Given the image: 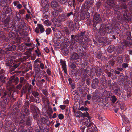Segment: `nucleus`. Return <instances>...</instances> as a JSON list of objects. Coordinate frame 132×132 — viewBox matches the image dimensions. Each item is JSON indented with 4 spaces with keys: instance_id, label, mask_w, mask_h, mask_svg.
<instances>
[{
    "instance_id": "nucleus-20",
    "label": "nucleus",
    "mask_w": 132,
    "mask_h": 132,
    "mask_svg": "<svg viewBox=\"0 0 132 132\" xmlns=\"http://www.w3.org/2000/svg\"><path fill=\"white\" fill-rule=\"evenodd\" d=\"M25 26V23L23 20H21V23L19 25V28L24 29Z\"/></svg>"
},
{
    "instance_id": "nucleus-11",
    "label": "nucleus",
    "mask_w": 132,
    "mask_h": 132,
    "mask_svg": "<svg viewBox=\"0 0 132 132\" xmlns=\"http://www.w3.org/2000/svg\"><path fill=\"white\" fill-rule=\"evenodd\" d=\"M52 22L56 26L59 27L61 25L60 21L58 20L56 18H54L52 20Z\"/></svg>"
},
{
    "instance_id": "nucleus-45",
    "label": "nucleus",
    "mask_w": 132,
    "mask_h": 132,
    "mask_svg": "<svg viewBox=\"0 0 132 132\" xmlns=\"http://www.w3.org/2000/svg\"><path fill=\"white\" fill-rule=\"evenodd\" d=\"M79 110L82 111H86L88 110V108L86 107L85 108L82 107L80 108Z\"/></svg>"
},
{
    "instance_id": "nucleus-36",
    "label": "nucleus",
    "mask_w": 132,
    "mask_h": 132,
    "mask_svg": "<svg viewBox=\"0 0 132 132\" xmlns=\"http://www.w3.org/2000/svg\"><path fill=\"white\" fill-rule=\"evenodd\" d=\"M9 35L10 37L12 38H15L16 36L15 34L13 32H11L10 33Z\"/></svg>"
},
{
    "instance_id": "nucleus-28",
    "label": "nucleus",
    "mask_w": 132,
    "mask_h": 132,
    "mask_svg": "<svg viewBox=\"0 0 132 132\" xmlns=\"http://www.w3.org/2000/svg\"><path fill=\"white\" fill-rule=\"evenodd\" d=\"M13 62V61L10 59L6 62L5 64L7 66H11V64Z\"/></svg>"
},
{
    "instance_id": "nucleus-16",
    "label": "nucleus",
    "mask_w": 132,
    "mask_h": 132,
    "mask_svg": "<svg viewBox=\"0 0 132 132\" xmlns=\"http://www.w3.org/2000/svg\"><path fill=\"white\" fill-rule=\"evenodd\" d=\"M92 95V98L93 100H98L100 98V96H97L96 92H94Z\"/></svg>"
},
{
    "instance_id": "nucleus-39",
    "label": "nucleus",
    "mask_w": 132,
    "mask_h": 132,
    "mask_svg": "<svg viewBox=\"0 0 132 132\" xmlns=\"http://www.w3.org/2000/svg\"><path fill=\"white\" fill-rule=\"evenodd\" d=\"M84 76L85 77H88L89 74H88L89 73V70H84Z\"/></svg>"
},
{
    "instance_id": "nucleus-60",
    "label": "nucleus",
    "mask_w": 132,
    "mask_h": 132,
    "mask_svg": "<svg viewBox=\"0 0 132 132\" xmlns=\"http://www.w3.org/2000/svg\"><path fill=\"white\" fill-rule=\"evenodd\" d=\"M76 67V65L72 63L70 65V67L72 69H74Z\"/></svg>"
},
{
    "instance_id": "nucleus-5",
    "label": "nucleus",
    "mask_w": 132,
    "mask_h": 132,
    "mask_svg": "<svg viewBox=\"0 0 132 132\" xmlns=\"http://www.w3.org/2000/svg\"><path fill=\"white\" fill-rule=\"evenodd\" d=\"M87 132H97V131L96 126L92 123H90L89 125L87 126Z\"/></svg>"
},
{
    "instance_id": "nucleus-55",
    "label": "nucleus",
    "mask_w": 132,
    "mask_h": 132,
    "mask_svg": "<svg viewBox=\"0 0 132 132\" xmlns=\"http://www.w3.org/2000/svg\"><path fill=\"white\" fill-rule=\"evenodd\" d=\"M85 15H86L87 16V19H88L89 18V16H90V13L89 12H85Z\"/></svg>"
},
{
    "instance_id": "nucleus-63",
    "label": "nucleus",
    "mask_w": 132,
    "mask_h": 132,
    "mask_svg": "<svg viewBox=\"0 0 132 132\" xmlns=\"http://www.w3.org/2000/svg\"><path fill=\"white\" fill-rule=\"evenodd\" d=\"M42 91L43 93L45 95H47V92L46 90L42 89Z\"/></svg>"
},
{
    "instance_id": "nucleus-21",
    "label": "nucleus",
    "mask_w": 132,
    "mask_h": 132,
    "mask_svg": "<svg viewBox=\"0 0 132 132\" xmlns=\"http://www.w3.org/2000/svg\"><path fill=\"white\" fill-rule=\"evenodd\" d=\"M115 49L114 46L113 45H111L108 47L107 51L110 53H111Z\"/></svg>"
},
{
    "instance_id": "nucleus-1",
    "label": "nucleus",
    "mask_w": 132,
    "mask_h": 132,
    "mask_svg": "<svg viewBox=\"0 0 132 132\" xmlns=\"http://www.w3.org/2000/svg\"><path fill=\"white\" fill-rule=\"evenodd\" d=\"M16 85V74H15L10 77L9 81L6 84L7 87H9L10 86H12L10 87L9 88H7L9 91H2L3 94H1V98H4V102L0 101V108L2 109H4L5 108V104H7L9 101V98L10 97L11 93L10 91L13 90L15 88H16L15 85Z\"/></svg>"
},
{
    "instance_id": "nucleus-31",
    "label": "nucleus",
    "mask_w": 132,
    "mask_h": 132,
    "mask_svg": "<svg viewBox=\"0 0 132 132\" xmlns=\"http://www.w3.org/2000/svg\"><path fill=\"white\" fill-rule=\"evenodd\" d=\"M116 60L117 62L119 63H121L123 62L122 58L121 57H118L116 59Z\"/></svg>"
},
{
    "instance_id": "nucleus-58",
    "label": "nucleus",
    "mask_w": 132,
    "mask_h": 132,
    "mask_svg": "<svg viewBox=\"0 0 132 132\" xmlns=\"http://www.w3.org/2000/svg\"><path fill=\"white\" fill-rule=\"evenodd\" d=\"M24 9L20 10L19 13L21 14H23L24 13Z\"/></svg>"
},
{
    "instance_id": "nucleus-32",
    "label": "nucleus",
    "mask_w": 132,
    "mask_h": 132,
    "mask_svg": "<svg viewBox=\"0 0 132 132\" xmlns=\"http://www.w3.org/2000/svg\"><path fill=\"white\" fill-rule=\"evenodd\" d=\"M11 44L9 43H7L5 46L6 50L7 51H9V48H10Z\"/></svg>"
},
{
    "instance_id": "nucleus-26",
    "label": "nucleus",
    "mask_w": 132,
    "mask_h": 132,
    "mask_svg": "<svg viewBox=\"0 0 132 132\" xmlns=\"http://www.w3.org/2000/svg\"><path fill=\"white\" fill-rule=\"evenodd\" d=\"M10 18L9 17H7L4 21L5 26L7 28L9 27V25L8 24L9 22Z\"/></svg>"
},
{
    "instance_id": "nucleus-8",
    "label": "nucleus",
    "mask_w": 132,
    "mask_h": 132,
    "mask_svg": "<svg viewBox=\"0 0 132 132\" xmlns=\"http://www.w3.org/2000/svg\"><path fill=\"white\" fill-rule=\"evenodd\" d=\"M99 83V80L98 79H94L92 81V86L94 89L96 88L98 86Z\"/></svg>"
},
{
    "instance_id": "nucleus-57",
    "label": "nucleus",
    "mask_w": 132,
    "mask_h": 132,
    "mask_svg": "<svg viewBox=\"0 0 132 132\" xmlns=\"http://www.w3.org/2000/svg\"><path fill=\"white\" fill-rule=\"evenodd\" d=\"M5 70L3 69H1L0 70V74L1 75L3 74H5Z\"/></svg>"
},
{
    "instance_id": "nucleus-7",
    "label": "nucleus",
    "mask_w": 132,
    "mask_h": 132,
    "mask_svg": "<svg viewBox=\"0 0 132 132\" xmlns=\"http://www.w3.org/2000/svg\"><path fill=\"white\" fill-rule=\"evenodd\" d=\"M38 27H36L35 29V32L38 33L40 32L41 33H42L44 31V30L43 27V26L41 24H37Z\"/></svg>"
},
{
    "instance_id": "nucleus-62",
    "label": "nucleus",
    "mask_w": 132,
    "mask_h": 132,
    "mask_svg": "<svg viewBox=\"0 0 132 132\" xmlns=\"http://www.w3.org/2000/svg\"><path fill=\"white\" fill-rule=\"evenodd\" d=\"M66 107V105H61L60 106V107L62 110L64 109Z\"/></svg>"
},
{
    "instance_id": "nucleus-61",
    "label": "nucleus",
    "mask_w": 132,
    "mask_h": 132,
    "mask_svg": "<svg viewBox=\"0 0 132 132\" xmlns=\"http://www.w3.org/2000/svg\"><path fill=\"white\" fill-rule=\"evenodd\" d=\"M98 119L100 121H103V118L102 117V116H98Z\"/></svg>"
},
{
    "instance_id": "nucleus-48",
    "label": "nucleus",
    "mask_w": 132,
    "mask_h": 132,
    "mask_svg": "<svg viewBox=\"0 0 132 132\" xmlns=\"http://www.w3.org/2000/svg\"><path fill=\"white\" fill-rule=\"evenodd\" d=\"M33 87L31 85H29L28 86V91L30 92L31 90V89H32Z\"/></svg>"
},
{
    "instance_id": "nucleus-41",
    "label": "nucleus",
    "mask_w": 132,
    "mask_h": 132,
    "mask_svg": "<svg viewBox=\"0 0 132 132\" xmlns=\"http://www.w3.org/2000/svg\"><path fill=\"white\" fill-rule=\"evenodd\" d=\"M62 52L64 55H67L68 53V51L67 50H66L65 51L63 49L62 50Z\"/></svg>"
},
{
    "instance_id": "nucleus-42",
    "label": "nucleus",
    "mask_w": 132,
    "mask_h": 132,
    "mask_svg": "<svg viewBox=\"0 0 132 132\" xmlns=\"http://www.w3.org/2000/svg\"><path fill=\"white\" fill-rule=\"evenodd\" d=\"M68 80L69 84L71 85L72 88L73 87H74V85L72 82V79L71 78H69L68 79Z\"/></svg>"
},
{
    "instance_id": "nucleus-12",
    "label": "nucleus",
    "mask_w": 132,
    "mask_h": 132,
    "mask_svg": "<svg viewBox=\"0 0 132 132\" xmlns=\"http://www.w3.org/2000/svg\"><path fill=\"white\" fill-rule=\"evenodd\" d=\"M99 15L98 14H95L94 16L93 22L96 23H99L100 21L99 19Z\"/></svg>"
},
{
    "instance_id": "nucleus-40",
    "label": "nucleus",
    "mask_w": 132,
    "mask_h": 132,
    "mask_svg": "<svg viewBox=\"0 0 132 132\" xmlns=\"http://www.w3.org/2000/svg\"><path fill=\"white\" fill-rule=\"evenodd\" d=\"M82 115L85 116L87 117L89 120H90V117L89 116V114L86 111L85 112L83 113L82 114Z\"/></svg>"
},
{
    "instance_id": "nucleus-14",
    "label": "nucleus",
    "mask_w": 132,
    "mask_h": 132,
    "mask_svg": "<svg viewBox=\"0 0 132 132\" xmlns=\"http://www.w3.org/2000/svg\"><path fill=\"white\" fill-rule=\"evenodd\" d=\"M12 10L10 8L7 7L5 12V15L7 17H9L11 14Z\"/></svg>"
},
{
    "instance_id": "nucleus-9",
    "label": "nucleus",
    "mask_w": 132,
    "mask_h": 132,
    "mask_svg": "<svg viewBox=\"0 0 132 132\" xmlns=\"http://www.w3.org/2000/svg\"><path fill=\"white\" fill-rule=\"evenodd\" d=\"M47 119L44 117H42L38 120V125L40 126L42 124L46 123L47 122Z\"/></svg>"
},
{
    "instance_id": "nucleus-50",
    "label": "nucleus",
    "mask_w": 132,
    "mask_h": 132,
    "mask_svg": "<svg viewBox=\"0 0 132 132\" xmlns=\"http://www.w3.org/2000/svg\"><path fill=\"white\" fill-rule=\"evenodd\" d=\"M35 52L37 54V55L38 57H39V56L41 55V54L39 50H36L35 51Z\"/></svg>"
},
{
    "instance_id": "nucleus-59",
    "label": "nucleus",
    "mask_w": 132,
    "mask_h": 132,
    "mask_svg": "<svg viewBox=\"0 0 132 132\" xmlns=\"http://www.w3.org/2000/svg\"><path fill=\"white\" fill-rule=\"evenodd\" d=\"M52 15L54 16H56L58 15V13L57 12H53L52 13Z\"/></svg>"
},
{
    "instance_id": "nucleus-54",
    "label": "nucleus",
    "mask_w": 132,
    "mask_h": 132,
    "mask_svg": "<svg viewBox=\"0 0 132 132\" xmlns=\"http://www.w3.org/2000/svg\"><path fill=\"white\" fill-rule=\"evenodd\" d=\"M26 18L27 20L31 18L30 15L29 14H27L26 15Z\"/></svg>"
},
{
    "instance_id": "nucleus-25",
    "label": "nucleus",
    "mask_w": 132,
    "mask_h": 132,
    "mask_svg": "<svg viewBox=\"0 0 132 132\" xmlns=\"http://www.w3.org/2000/svg\"><path fill=\"white\" fill-rule=\"evenodd\" d=\"M72 39L71 40V42L73 43H74L75 41L77 42L78 41V40L77 39V37L75 36L74 37V35H72L71 36Z\"/></svg>"
},
{
    "instance_id": "nucleus-47",
    "label": "nucleus",
    "mask_w": 132,
    "mask_h": 132,
    "mask_svg": "<svg viewBox=\"0 0 132 132\" xmlns=\"http://www.w3.org/2000/svg\"><path fill=\"white\" fill-rule=\"evenodd\" d=\"M51 29L50 28H48L46 30V32L47 35H48L50 33V32L51 31Z\"/></svg>"
},
{
    "instance_id": "nucleus-29",
    "label": "nucleus",
    "mask_w": 132,
    "mask_h": 132,
    "mask_svg": "<svg viewBox=\"0 0 132 132\" xmlns=\"http://www.w3.org/2000/svg\"><path fill=\"white\" fill-rule=\"evenodd\" d=\"M42 7L44 8L45 11H47L50 8L49 4L47 3L45 5H44V7Z\"/></svg>"
},
{
    "instance_id": "nucleus-37",
    "label": "nucleus",
    "mask_w": 132,
    "mask_h": 132,
    "mask_svg": "<svg viewBox=\"0 0 132 132\" xmlns=\"http://www.w3.org/2000/svg\"><path fill=\"white\" fill-rule=\"evenodd\" d=\"M85 12H82L81 13L80 15L81 19L84 20L85 18Z\"/></svg>"
},
{
    "instance_id": "nucleus-35",
    "label": "nucleus",
    "mask_w": 132,
    "mask_h": 132,
    "mask_svg": "<svg viewBox=\"0 0 132 132\" xmlns=\"http://www.w3.org/2000/svg\"><path fill=\"white\" fill-rule=\"evenodd\" d=\"M47 3H48V2L46 0H41V3L42 7H44V5H45V4Z\"/></svg>"
},
{
    "instance_id": "nucleus-10",
    "label": "nucleus",
    "mask_w": 132,
    "mask_h": 132,
    "mask_svg": "<svg viewBox=\"0 0 132 132\" xmlns=\"http://www.w3.org/2000/svg\"><path fill=\"white\" fill-rule=\"evenodd\" d=\"M7 75L6 74H3L1 75L0 76V81L2 83H5L6 81L5 79H8V78H7Z\"/></svg>"
},
{
    "instance_id": "nucleus-64",
    "label": "nucleus",
    "mask_w": 132,
    "mask_h": 132,
    "mask_svg": "<svg viewBox=\"0 0 132 132\" xmlns=\"http://www.w3.org/2000/svg\"><path fill=\"white\" fill-rule=\"evenodd\" d=\"M74 99L75 100H78V97L77 95H75L74 96Z\"/></svg>"
},
{
    "instance_id": "nucleus-2",
    "label": "nucleus",
    "mask_w": 132,
    "mask_h": 132,
    "mask_svg": "<svg viewBox=\"0 0 132 132\" xmlns=\"http://www.w3.org/2000/svg\"><path fill=\"white\" fill-rule=\"evenodd\" d=\"M111 24H102L100 28L99 33L102 36H104L106 32L110 33L112 32Z\"/></svg>"
},
{
    "instance_id": "nucleus-22",
    "label": "nucleus",
    "mask_w": 132,
    "mask_h": 132,
    "mask_svg": "<svg viewBox=\"0 0 132 132\" xmlns=\"http://www.w3.org/2000/svg\"><path fill=\"white\" fill-rule=\"evenodd\" d=\"M31 110L32 111V112L34 113L35 114H33V117L35 120H36L38 118V116L37 115L35 114L36 113V110L35 108H31Z\"/></svg>"
},
{
    "instance_id": "nucleus-38",
    "label": "nucleus",
    "mask_w": 132,
    "mask_h": 132,
    "mask_svg": "<svg viewBox=\"0 0 132 132\" xmlns=\"http://www.w3.org/2000/svg\"><path fill=\"white\" fill-rule=\"evenodd\" d=\"M32 93L33 95L35 97L38 96L39 95L38 93L36 91H33V89H32Z\"/></svg>"
},
{
    "instance_id": "nucleus-23",
    "label": "nucleus",
    "mask_w": 132,
    "mask_h": 132,
    "mask_svg": "<svg viewBox=\"0 0 132 132\" xmlns=\"http://www.w3.org/2000/svg\"><path fill=\"white\" fill-rule=\"evenodd\" d=\"M30 100L32 102H35L36 103H39L40 102V100L39 99V98L37 96L35 97L33 100L30 99Z\"/></svg>"
},
{
    "instance_id": "nucleus-27",
    "label": "nucleus",
    "mask_w": 132,
    "mask_h": 132,
    "mask_svg": "<svg viewBox=\"0 0 132 132\" xmlns=\"http://www.w3.org/2000/svg\"><path fill=\"white\" fill-rule=\"evenodd\" d=\"M16 23L14 22V23H13L12 24V25L11 27V28H12L13 29L12 30L14 31L16 33Z\"/></svg>"
},
{
    "instance_id": "nucleus-33",
    "label": "nucleus",
    "mask_w": 132,
    "mask_h": 132,
    "mask_svg": "<svg viewBox=\"0 0 132 132\" xmlns=\"http://www.w3.org/2000/svg\"><path fill=\"white\" fill-rule=\"evenodd\" d=\"M90 0H87L85 3V6H86L88 8H90L91 6V3H89Z\"/></svg>"
},
{
    "instance_id": "nucleus-46",
    "label": "nucleus",
    "mask_w": 132,
    "mask_h": 132,
    "mask_svg": "<svg viewBox=\"0 0 132 132\" xmlns=\"http://www.w3.org/2000/svg\"><path fill=\"white\" fill-rule=\"evenodd\" d=\"M56 11L58 12H61L62 11V8L61 7H59Z\"/></svg>"
},
{
    "instance_id": "nucleus-56",
    "label": "nucleus",
    "mask_w": 132,
    "mask_h": 132,
    "mask_svg": "<svg viewBox=\"0 0 132 132\" xmlns=\"http://www.w3.org/2000/svg\"><path fill=\"white\" fill-rule=\"evenodd\" d=\"M58 1L62 4L66 2V0H58Z\"/></svg>"
},
{
    "instance_id": "nucleus-51",
    "label": "nucleus",
    "mask_w": 132,
    "mask_h": 132,
    "mask_svg": "<svg viewBox=\"0 0 132 132\" xmlns=\"http://www.w3.org/2000/svg\"><path fill=\"white\" fill-rule=\"evenodd\" d=\"M6 53V51L0 48V54H4Z\"/></svg>"
},
{
    "instance_id": "nucleus-43",
    "label": "nucleus",
    "mask_w": 132,
    "mask_h": 132,
    "mask_svg": "<svg viewBox=\"0 0 132 132\" xmlns=\"http://www.w3.org/2000/svg\"><path fill=\"white\" fill-rule=\"evenodd\" d=\"M58 117L59 119L62 120L64 118V116L62 114H59L58 115Z\"/></svg>"
},
{
    "instance_id": "nucleus-13",
    "label": "nucleus",
    "mask_w": 132,
    "mask_h": 132,
    "mask_svg": "<svg viewBox=\"0 0 132 132\" xmlns=\"http://www.w3.org/2000/svg\"><path fill=\"white\" fill-rule=\"evenodd\" d=\"M0 39L2 40H5L7 42L8 40H7L5 35L4 32L2 31H0Z\"/></svg>"
},
{
    "instance_id": "nucleus-34",
    "label": "nucleus",
    "mask_w": 132,
    "mask_h": 132,
    "mask_svg": "<svg viewBox=\"0 0 132 132\" xmlns=\"http://www.w3.org/2000/svg\"><path fill=\"white\" fill-rule=\"evenodd\" d=\"M16 48V46L15 45H13L11 46V47L9 48V51H13L15 50Z\"/></svg>"
},
{
    "instance_id": "nucleus-18",
    "label": "nucleus",
    "mask_w": 132,
    "mask_h": 132,
    "mask_svg": "<svg viewBox=\"0 0 132 132\" xmlns=\"http://www.w3.org/2000/svg\"><path fill=\"white\" fill-rule=\"evenodd\" d=\"M6 126L5 127L6 128L8 127H10V128L12 127L11 126H13V124L11 122V121L10 120L7 121H6L5 122Z\"/></svg>"
},
{
    "instance_id": "nucleus-15",
    "label": "nucleus",
    "mask_w": 132,
    "mask_h": 132,
    "mask_svg": "<svg viewBox=\"0 0 132 132\" xmlns=\"http://www.w3.org/2000/svg\"><path fill=\"white\" fill-rule=\"evenodd\" d=\"M1 6L3 7H4L3 9L7 7H8L9 4L7 1L6 0L2 1Z\"/></svg>"
},
{
    "instance_id": "nucleus-52",
    "label": "nucleus",
    "mask_w": 132,
    "mask_h": 132,
    "mask_svg": "<svg viewBox=\"0 0 132 132\" xmlns=\"http://www.w3.org/2000/svg\"><path fill=\"white\" fill-rule=\"evenodd\" d=\"M66 18V16L65 15H62L60 17V20H61L62 21H64V19Z\"/></svg>"
},
{
    "instance_id": "nucleus-53",
    "label": "nucleus",
    "mask_w": 132,
    "mask_h": 132,
    "mask_svg": "<svg viewBox=\"0 0 132 132\" xmlns=\"http://www.w3.org/2000/svg\"><path fill=\"white\" fill-rule=\"evenodd\" d=\"M40 68L42 70H43L45 68V66L43 63H40Z\"/></svg>"
},
{
    "instance_id": "nucleus-6",
    "label": "nucleus",
    "mask_w": 132,
    "mask_h": 132,
    "mask_svg": "<svg viewBox=\"0 0 132 132\" xmlns=\"http://www.w3.org/2000/svg\"><path fill=\"white\" fill-rule=\"evenodd\" d=\"M111 93L109 91H105L103 93V95L105 97H108L112 99V101L113 103L116 102V96H112L110 95Z\"/></svg>"
},
{
    "instance_id": "nucleus-19",
    "label": "nucleus",
    "mask_w": 132,
    "mask_h": 132,
    "mask_svg": "<svg viewBox=\"0 0 132 132\" xmlns=\"http://www.w3.org/2000/svg\"><path fill=\"white\" fill-rule=\"evenodd\" d=\"M81 122L82 125H87L89 123L88 119L86 118H85L82 120Z\"/></svg>"
},
{
    "instance_id": "nucleus-3",
    "label": "nucleus",
    "mask_w": 132,
    "mask_h": 132,
    "mask_svg": "<svg viewBox=\"0 0 132 132\" xmlns=\"http://www.w3.org/2000/svg\"><path fill=\"white\" fill-rule=\"evenodd\" d=\"M22 120L20 123V125L22 128L23 126L26 124L28 125H30L31 123V119L28 115H22Z\"/></svg>"
},
{
    "instance_id": "nucleus-24",
    "label": "nucleus",
    "mask_w": 132,
    "mask_h": 132,
    "mask_svg": "<svg viewBox=\"0 0 132 132\" xmlns=\"http://www.w3.org/2000/svg\"><path fill=\"white\" fill-rule=\"evenodd\" d=\"M79 56L76 53H74L71 55V58L72 59L76 60L78 59Z\"/></svg>"
},
{
    "instance_id": "nucleus-44",
    "label": "nucleus",
    "mask_w": 132,
    "mask_h": 132,
    "mask_svg": "<svg viewBox=\"0 0 132 132\" xmlns=\"http://www.w3.org/2000/svg\"><path fill=\"white\" fill-rule=\"evenodd\" d=\"M114 92L118 96H120V91L119 89L118 90H115L114 91Z\"/></svg>"
},
{
    "instance_id": "nucleus-17",
    "label": "nucleus",
    "mask_w": 132,
    "mask_h": 132,
    "mask_svg": "<svg viewBox=\"0 0 132 132\" xmlns=\"http://www.w3.org/2000/svg\"><path fill=\"white\" fill-rule=\"evenodd\" d=\"M51 5L52 7L55 8L57 7L58 6V4L56 1H53L51 2Z\"/></svg>"
},
{
    "instance_id": "nucleus-30",
    "label": "nucleus",
    "mask_w": 132,
    "mask_h": 132,
    "mask_svg": "<svg viewBox=\"0 0 132 132\" xmlns=\"http://www.w3.org/2000/svg\"><path fill=\"white\" fill-rule=\"evenodd\" d=\"M44 25L46 26H49L51 24V22L48 20H46L44 22Z\"/></svg>"
},
{
    "instance_id": "nucleus-49",
    "label": "nucleus",
    "mask_w": 132,
    "mask_h": 132,
    "mask_svg": "<svg viewBox=\"0 0 132 132\" xmlns=\"http://www.w3.org/2000/svg\"><path fill=\"white\" fill-rule=\"evenodd\" d=\"M130 129L129 126H127L125 128V132H129V130Z\"/></svg>"
},
{
    "instance_id": "nucleus-4",
    "label": "nucleus",
    "mask_w": 132,
    "mask_h": 132,
    "mask_svg": "<svg viewBox=\"0 0 132 132\" xmlns=\"http://www.w3.org/2000/svg\"><path fill=\"white\" fill-rule=\"evenodd\" d=\"M114 12L117 15H119L117 16V17H118L117 19H118L119 20H125L128 19V16L127 13H125L123 14V16H121V14H120V13L119 11L115 9Z\"/></svg>"
}]
</instances>
